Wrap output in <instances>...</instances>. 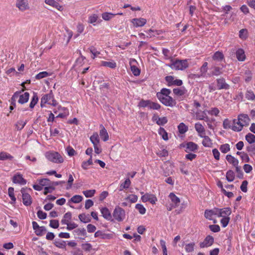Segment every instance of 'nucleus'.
Instances as JSON below:
<instances>
[{"instance_id":"a211bd4d","label":"nucleus","mask_w":255,"mask_h":255,"mask_svg":"<svg viewBox=\"0 0 255 255\" xmlns=\"http://www.w3.org/2000/svg\"><path fill=\"white\" fill-rule=\"evenodd\" d=\"M12 180L15 184H18L23 185L26 183V180L23 178L22 175L20 173L15 174L13 176Z\"/></svg>"},{"instance_id":"bb28decb","label":"nucleus","mask_w":255,"mask_h":255,"mask_svg":"<svg viewBox=\"0 0 255 255\" xmlns=\"http://www.w3.org/2000/svg\"><path fill=\"white\" fill-rule=\"evenodd\" d=\"M58 110H61V113L58 114L56 117L57 118H64L69 115L68 110L66 108L63 107L61 106H58Z\"/></svg>"},{"instance_id":"680f3d73","label":"nucleus","mask_w":255,"mask_h":255,"mask_svg":"<svg viewBox=\"0 0 255 255\" xmlns=\"http://www.w3.org/2000/svg\"><path fill=\"white\" fill-rule=\"evenodd\" d=\"M38 101V98L36 94H34L32 98L31 99V101L30 103L29 107L30 108H33L35 105L37 104V102Z\"/></svg>"},{"instance_id":"a19ab883","label":"nucleus","mask_w":255,"mask_h":255,"mask_svg":"<svg viewBox=\"0 0 255 255\" xmlns=\"http://www.w3.org/2000/svg\"><path fill=\"white\" fill-rule=\"evenodd\" d=\"M117 14H114L111 12H105L102 14V18L108 21L111 19Z\"/></svg>"},{"instance_id":"cd10ccee","label":"nucleus","mask_w":255,"mask_h":255,"mask_svg":"<svg viewBox=\"0 0 255 255\" xmlns=\"http://www.w3.org/2000/svg\"><path fill=\"white\" fill-rule=\"evenodd\" d=\"M200 137L203 138L202 141V144L204 146L207 147H211L212 146V141L209 136H206L205 134L203 135V136Z\"/></svg>"},{"instance_id":"1a4fd4ad","label":"nucleus","mask_w":255,"mask_h":255,"mask_svg":"<svg viewBox=\"0 0 255 255\" xmlns=\"http://www.w3.org/2000/svg\"><path fill=\"white\" fill-rule=\"evenodd\" d=\"M113 216L116 221L122 222L125 218V211L121 207L116 206L113 211Z\"/></svg>"},{"instance_id":"c756f323","label":"nucleus","mask_w":255,"mask_h":255,"mask_svg":"<svg viewBox=\"0 0 255 255\" xmlns=\"http://www.w3.org/2000/svg\"><path fill=\"white\" fill-rule=\"evenodd\" d=\"M196 119L199 120H203L205 122L209 121V119L205 111L202 112H197L196 114Z\"/></svg>"},{"instance_id":"f704fd0d","label":"nucleus","mask_w":255,"mask_h":255,"mask_svg":"<svg viewBox=\"0 0 255 255\" xmlns=\"http://www.w3.org/2000/svg\"><path fill=\"white\" fill-rule=\"evenodd\" d=\"M173 92L175 95L180 96L184 95L187 91L184 87H180L174 89Z\"/></svg>"},{"instance_id":"5701e85b","label":"nucleus","mask_w":255,"mask_h":255,"mask_svg":"<svg viewBox=\"0 0 255 255\" xmlns=\"http://www.w3.org/2000/svg\"><path fill=\"white\" fill-rule=\"evenodd\" d=\"M152 120L159 126L164 125L167 123V119L165 117L160 118L156 115H154L153 116Z\"/></svg>"},{"instance_id":"72a5a7b5","label":"nucleus","mask_w":255,"mask_h":255,"mask_svg":"<svg viewBox=\"0 0 255 255\" xmlns=\"http://www.w3.org/2000/svg\"><path fill=\"white\" fill-rule=\"evenodd\" d=\"M226 158L228 162L233 166H236L239 164L238 160L230 154H228Z\"/></svg>"},{"instance_id":"8fccbe9b","label":"nucleus","mask_w":255,"mask_h":255,"mask_svg":"<svg viewBox=\"0 0 255 255\" xmlns=\"http://www.w3.org/2000/svg\"><path fill=\"white\" fill-rule=\"evenodd\" d=\"M178 129L179 132L180 133L183 134L188 130V127L186 126L184 123H181L178 126Z\"/></svg>"},{"instance_id":"9b49d317","label":"nucleus","mask_w":255,"mask_h":255,"mask_svg":"<svg viewBox=\"0 0 255 255\" xmlns=\"http://www.w3.org/2000/svg\"><path fill=\"white\" fill-rule=\"evenodd\" d=\"M169 198L171 200V203L169 205H167L166 207L168 211H171L173 208H176L179 205L180 200V199L173 193H170Z\"/></svg>"},{"instance_id":"2eb2a0df","label":"nucleus","mask_w":255,"mask_h":255,"mask_svg":"<svg viewBox=\"0 0 255 255\" xmlns=\"http://www.w3.org/2000/svg\"><path fill=\"white\" fill-rule=\"evenodd\" d=\"M214 241V238L210 235H208L205 238L203 242L200 243V247L204 248L210 247L213 245Z\"/></svg>"},{"instance_id":"a878e982","label":"nucleus","mask_w":255,"mask_h":255,"mask_svg":"<svg viewBox=\"0 0 255 255\" xmlns=\"http://www.w3.org/2000/svg\"><path fill=\"white\" fill-rule=\"evenodd\" d=\"M101 65L102 66L115 69L117 67V63L113 60H110L108 61H101Z\"/></svg>"},{"instance_id":"603ef678","label":"nucleus","mask_w":255,"mask_h":255,"mask_svg":"<svg viewBox=\"0 0 255 255\" xmlns=\"http://www.w3.org/2000/svg\"><path fill=\"white\" fill-rule=\"evenodd\" d=\"M130 64L131 65V61L130 62ZM130 69L132 74L134 76H137L140 75V70L136 66L134 65H130Z\"/></svg>"},{"instance_id":"6e6d98bb","label":"nucleus","mask_w":255,"mask_h":255,"mask_svg":"<svg viewBox=\"0 0 255 255\" xmlns=\"http://www.w3.org/2000/svg\"><path fill=\"white\" fill-rule=\"evenodd\" d=\"M223 54L220 51H217L213 56V59L216 61H220L223 58Z\"/></svg>"},{"instance_id":"20e7f679","label":"nucleus","mask_w":255,"mask_h":255,"mask_svg":"<svg viewBox=\"0 0 255 255\" xmlns=\"http://www.w3.org/2000/svg\"><path fill=\"white\" fill-rule=\"evenodd\" d=\"M167 66L175 70H183L187 68L188 66L187 59L179 60L171 59L170 63L167 65Z\"/></svg>"},{"instance_id":"c85d7f7f","label":"nucleus","mask_w":255,"mask_h":255,"mask_svg":"<svg viewBox=\"0 0 255 255\" xmlns=\"http://www.w3.org/2000/svg\"><path fill=\"white\" fill-rule=\"evenodd\" d=\"M236 57L238 60L240 61H244L246 59V55L244 50L240 48L236 51Z\"/></svg>"},{"instance_id":"4be33fe9","label":"nucleus","mask_w":255,"mask_h":255,"mask_svg":"<svg viewBox=\"0 0 255 255\" xmlns=\"http://www.w3.org/2000/svg\"><path fill=\"white\" fill-rule=\"evenodd\" d=\"M131 182L129 178H127L124 181H122L119 186L120 191L128 189L131 185Z\"/></svg>"},{"instance_id":"473e14b6","label":"nucleus","mask_w":255,"mask_h":255,"mask_svg":"<svg viewBox=\"0 0 255 255\" xmlns=\"http://www.w3.org/2000/svg\"><path fill=\"white\" fill-rule=\"evenodd\" d=\"M83 200V198L82 196L79 195H76L73 196L69 201L68 204H70L71 203L78 204L80 203Z\"/></svg>"},{"instance_id":"0e129e2a","label":"nucleus","mask_w":255,"mask_h":255,"mask_svg":"<svg viewBox=\"0 0 255 255\" xmlns=\"http://www.w3.org/2000/svg\"><path fill=\"white\" fill-rule=\"evenodd\" d=\"M81 246L83 250L86 252H90L92 249V245L88 243L82 244Z\"/></svg>"},{"instance_id":"c03bdc74","label":"nucleus","mask_w":255,"mask_h":255,"mask_svg":"<svg viewBox=\"0 0 255 255\" xmlns=\"http://www.w3.org/2000/svg\"><path fill=\"white\" fill-rule=\"evenodd\" d=\"M195 244L194 243H190L185 246V250L187 253H191L194 251Z\"/></svg>"},{"instance_id":"58836bf2","label":"nucleus","mask_w":255,"mask_h":255,"mask_svg":"<svg viewBox=\"0 0 255 255\" xmlns=\"http://www.w3.org/2000/svg\"><path fill=\"white\" fill-rule=\"evenodd\" d=\"M158 134L162 137V139L165 141L168 140V133L163 128H160L158 131Z\"/></svg>"},{"instance_id":"6e6552de","label":"nucleus","mask_w":255,"mask_h":255,"mask_svg":"<svg viewBox=\"0 0 255 255\" xmlns=\"http://www.w3.org/2000/svg\"><path fill=\"white\" fill-rule=\"evenodd\" d=\"M48 104L53 106H56L57 105V101L54 99V96L52 92L49 94L45 95L42 97L41 100V106L42 107L44 106V104Z\"/></svg>"},{"instance_id":"f3484780","label":"nucleus","mask_w":255,"mask_h":255,"mask_svg":"<svg viewBox=\"0 0 255 255\" xmlns=\"http://www.w3.org/2000/svg\"><path fill=\"white\" fill-rule=\"evenodd\" d=\"M44 1L46 4L55 8L60 11H62L64 10L63 6L59 4L55 0H45Z\"/></svg>"},{"instance_id":"13d9d810","label":"nucleus","mask_w":255,"mask_h":255,"mask_svg":"<svg viewBox=\"0 0 255 255\" xmlns=\"http://www.w3.org/2000/svg\"><path fill=\"white\" fill-rule=\"evenodd\" d=\"M96 193V190L94 189L93 190H88L86 191H84L83 192V194L87 198L92 197H93Z\"/></svg>"},{"instance_id":"423d86ee","label":"nucleus","mask_w":255,"mask_h":255,"mask_svg":"<svg viewBox=\"0 0 255 255\" xmlns=\"http://www.w3.org/2000/svg\"><path fill=\"white\" fill-rule=\"evenodd\" d=\"M90 140L93 144L95 152L99 154L102 151V149L100 145V137L98 133L97 132H95L90 136Z\"/></svg>"},{"instance_id":"9d476101","label":"nucleus","mask_w":255,"mask_h":255,"mask_svg":"<svg viewBox=\"0 0 255 255\" xmlns=\"http://www.w3.org/2000/svg\"><path fill=\"white\" fill-rule=\"evenodd\" d=\"M15 6L21 12L28 10L30 6L27 0H16Z\"/></svg>"},{"instance_id":"79ce46f5","label":"nucleus","mask_w":255,"mask_h":255,"mask_svg":"<svg viewBox=\"0 0 255 255\" xmlns=\"http://www.w3.org/2000/svg\"><path fill=\"white\" fill-rule=\"evenodd\" d=\"M99 18V16L97 14H92L88 17V22L95 25V23L96 22Z\"/></svg>"},{"instance_id":"69168bd1","label":"nucleus","mask_w":255,"mask_h":255,"mask_svg":"<svg viewBox=\"0 0 255 255\" xmlns=\"http://www.w3.org/2000/svg\"><path fill=\"white\" fill-rule=\"evenodd\" d=\"M150 101L149 100H141L138 103V106L139 107L145 108L149 107Z\"/></svg>"},{"instance_id":"aec40b11","label":"nucleus","mask_w":255,"mask_h":255,"mask_svg":"<svg viewBox=\"0 0 255 255\" xmlns=\"http://www.w3.org/2000/svg\"><path fill=\"white\" fill-rule=\"evenodd\" d=\"M94 236L96 238L100 237L102 239L110 240L113 238L114 233H105L101 231H98L95 233Z\"/></svg>"},{"instance_id":"052dcab7","label":"nucleus","mask_w":255,"mask_h":255,"mask_svg":"<svg viewBox=\"0 0 255 255\" xmlns=\"http://www.w3.org/2000/svg\"><path fill=\"white\" fill-rule=\"evenodd\" d=\"M135 208L138 210L139 213L142 215H143L146 212V209L144 207L140 204H137L135 205Z\"/></svg>"},{"instance_id":"de8ad7c7","label":"nucleus","mask_w":255,"mask_h":255,"mask_svg":"<svg viewBox=\"0 0 255 255\" xmlns=\"http://www.w3.org/2000/svg\"><path fill=\"white\" fill-rule=\"evenodd\" d=\"M231 149L230 145L228 143L222 144L220 147V151L223 153H226Z\"/></svg>"},{"instance_id":"37998d69","label":"nucleus","mask_w":255,"mask_h":255,"mask_svg":"<svg viewBox=\"0 0 255 255\" xmlns=\"http://www.w3.org/2000/svg\"><path fill=\"white\" fill-rule=\"evenodd\" d=\"M74 234L75 236L84 237L86 235V232L84 228H79L74 230Z\"/></svg>"},{"instance_id":"ddd939ff","label":"nucleus","mask_w":255,"mask_h":255,"mask_svg":"<svg viewBox=\"0 0 255 255\" xmlns=\"http://www.w3.org/2000/svg\"><path fill=\"white\" fill-rule=\"evenodd\" d=\"M130 22L134 27L137 28L144 26L147 22V20L144 18H134L130 20Z\"/></svg>"},{"instance_id":"5fc2aeb1","label":"nucleus","mask_w":255,"mask_h":255,"mask_svg":"<svg viewBox=\"0 0 255 255\" xmlns=\"http://www.w3.org/2000/svg\"><path fill=\"white\" fill-rule=\"evenodd\" d=\"M226 179L229 182L233 181L235 179V173L232 170H229L226 173Z\"/></svg>"},{"instance_id":"e2e57ef3","label":"nucleus","mask_w":255,"mask_h":255,"mask_svg":"<svg viewBox=\"0 0 255 255\" xmlns=\"http://www.w3.org/2000/svg\"><path fill=\"white\" fill-rule=\"evenodd\" d=\"M54 245L60 249H64L66 247V243L63 241H56Z\"/></svg>"},{"instance_id":"b1692460","label":"nucleus","mask_w":255,"mask_h":255,"mask_svg":"<svg viewBox=\"0 0 255 255\" xmlns=\"http://www.w3.org/2000/svg\"><path fill=\"white\" fill-rule=\"evenodd\" d=\"M100 128L101 129L99 132L100 136L104 141H107L109 139V136L107 130L103 125L100 126Z\"/></svg>"},{"instance_id":"393cba45","label":"nucleus","mask_w":255,"mask_h":255,"mask_svg":"<svg viewBox=\"0 0 255 255\" xmlns=\"http://www.w3.org/2000/svg\"><path fill=\"white\" fill-rule=\"evenodd\" d=\"M195 128L199 136H203L205 134V129L204 126L200 123H197L195 125Z\"/></svg>"},{"instance_id":"864d4df0","label":"nucleus","mask_w":255,"mask_h":255,"mask_svg":"<svg viewBox=\"0 0 255 255\" xmlns=\"http://www.w3.org/2000/svg\"><path fill=\"white\" fill-rule=\"evenodd\" d=\"M50 74L48 73L46 71H43L39 73L35 76V79L37 80H40L44 78H46L49 76H50Z\"/></svg>"},{"instance_id":"49530a36","label":"nucleus","mask_w":255,"mask_h":255,"mask_svg":"<svg viewBox=\"0 0 255 255\" xmlns=\"http://www.w3.org/2000/svg\"><path fill=\"white\" fill-rule=\"evenodd\" d=\"M80 220L85 223L89 222L91 220L89 215L81 214L79 215Z\"/></svg>"},{"instance_id":"4d7b16f0","label":"nucleus","mask_w":255,"mask_h":255,"mask_svg":"<svg viewBox=\"0 0 255 255\" xmlns=\"http://www.w3.org/2000/svg\"><path fill=\"white\" fill-rule=\"evenodd\" d=\"M246 139L249 143H253L255 142V135L249 133L246 135Z\"/></svg>"},{"instance_id":"a18cd8bd","label":"nucleus","mask_w":255,"mask_h":255,"mask_svg":"<svg viewBox=\"0 0 255 255\" xmlns=\"http://www.w3.org/2000/svg\"><path fill=\"white\" fill-rule=\"evenodd\" d=\"M8 194L12 201L11 203H14L16 201V198L14 196V188L13 187L8 188Z\"/></svg>"},{"instance_id":"09e8293b","label":"nucleus","mask_w":255,"mask_h":255,"mask_svg":"<svg viewBox=\"0 0 255 255\" xmlns=\"http://www.w3.org/2000/svg\"><path fill=\"white\" fill-rule=\"evenodd\" d=\"M37 182L42 188L50 185V181L46 178L39 179Z\"/></svg>"},{"instance_id":"f257e3e1","label":"nucleus","mask_w":255,"mask_h":255,"mask_svg":"<svg viewBox=\"0 0 255 255\" xmlns=\"http://www.w3.org/2000/svg\"><path fill=\"white\" fill-rule=\"evenodd\" d=\"M250 119L247 114H241L237 119H234L232 123V129L235 131H241L244 127L249 125Z\"/></svg>"},{"instance_id":"7c9ffc66","label":"nucleus","mask_w":255,"mask_h":255,"mask_svg":"<svg viewBox=\"0 0 255 255\" xmlns=\"http://www.w3.org/2000/svg\"><path fill=\"white\" fill-rule=\"evenodd\" d=\"M101 212L103 217L108 220H110L112 218V216L109 210L107 208H102L101 209Z\"/></svg>"},{"instance_id":"ea45409f","label":"nucleus","mask_w":255,"mask_h":255,"mask_svg":"<svg viewBox=\"0 0 255 255\" xmlns=\"http://www.w3.org/2000/svg\"><path fill=\"white\" fill-rule=\"evenodd\" d=\"M13 158L12 156L6 152L2 151L0 152V160H4L6 159L12 160Z\"/></svg>"},{"instance_id":"6ab92c4d","label":"nucleus","mask_w":255,"mask_h":255,"mask_svg":"<svg viewBox=\"0 0 255 255\" xmlns=\"http://www.w3.org/2000/svg\"><path fill=\"white\" fill-rule=\"evenodd\" d=\"M217 88L218 90L229 89L230 86L228 84L224 78H219L216 80Z\"/></svg>"},{"instance_id":"4c0bfd02","label":"nucleus","mask_w":255,"mask_h":255,"mask_svg":"<svg viewBox=\"0 0 255 255\" xmlns=\"http://www.w3.org/2000/svg\"><path fill=\"white\" fill-rule=\"evenodd\" d=\"M239 36L242 40H245L248 37V31L247 29H242L239 31Z\"/></svg>"},{"instance_id":"3c124183","label":"nucleus","mask_w":255,"mask_h":255,"mask_svg":"<svg viewBox=\"0 0 255 255\" xmlns=\"http://www.w3.org/2000/svg\"><path fill=\"white\" fill-rule=\"evenodd\" d=\"M147 33L148 34V36L147 37H152L154 36H156L159 34H160V31L156 30H153L151 29H150L148 30L147 32Z\"/></svg>"},{"instance_id":"f03ea898","label":"nucleus","mask_w":255,"mask_h":255,"mask_svg":"<svg viewBox=\"0 0 255 255\" xmlns=\"http://www.w3.org/2000/svg\"><path fill=\"white\" fill-rule=\"evenodd\" d=\"M171 91L169 89L163 88L156 95L159 100L164 105L168 107H173L176 102L173 98L169 96Z\"/></svg>"},{"instance_id":"f8f14e48","label":"nucleus","mask_w":255,"mask_h":255,"mask_svg":"<svg viewBox=\"0 0 255 255\" xmlns=\"http://www.w3.org/2000/svg\"><path fill=\"white\" fill-rule=\"evenodd\" d=\"M141 194H143L141 197V200L142 202L144 203L149 202L151 204L154 205L155 204L157 201V198L155 195L153 194L149 193L143 194V192H141Z\"/></svg>"},{"instance_id":"0eeeda50","label":"nucleus","mask_w":255,"mask_h":255,"mask_svg":"<svg viewBox=\"0 0 255 255\" xmlns=\"http://www.w3.org/2000/svg\"><path fill=\"white\" fill-rule=\"evenodd\" d=\"M45 156L49 161L54 163H61L64 161L62 156L57 152L48 151L45 153Z\"/></svg>"},{"instance_id":"e433bc0d","label":"nucleus","mask_w":255,"mask_h":255,"mask_svg":"<svg viewBox=\"0 0 255 255\" xmlns=\"http://www.w3.org/2000/svg\"><path fill=\"white\" fill-rule=\"evenodd\" d=\"M71 213L70 212L66 213L64 214L63 218L61 220L62 224L64 225L67 224L69 222H71Z\"/></svg>"},{"instance_id":"774afa93","label":"nucleus","mask_w":255,"mask_h":255,"mask_svg":"<svg viewBox=\"0 0 255 255\" xmlns=\"http://www.w3.org/2000/svg\"><path fill=\"white\" fill-rule=\"evenodd\" d=\"M208 113L209 114L212 116H218L220 113V111L217 108H212L210 110L208 111Z\"/></svg>"},{"instance_id":"412c9836","label":"nucleus","mask_w":255,"mask_h":255,"mask_svg":"<svg viewBox=\"0 0 255 255\" xmlns=\"http://www.w3.org/2000/svg\"><path fill=\"white\" fill-rule=\"evenodd\" d=\"M214 216L217 217V208L212 210H206L205 211V217L206 219L213 220Z\"/></svg>"},{"instance_id":"bf43d9fd","label":"nucleus","mask_w":255,"mask_h":255,"mask_svg":"<svg viewBox=\"0 0 255 255\" xmlns=\"http://www.w3.org/2000/svg\"><path fill=\"white\" fill-rule=\"evenodd\" d=\"M26 124V121L19 120L15 124V127L17 130H21L24 128Z\"/></svg>"},{"instance_id":"c9c22d12","label":"nucleus","mask_w":255,"mask_h":255,"mask_svg":"<svg viewBox=\"0 0 255 255\" xmlns=\"http://www.w3.org/2000/svg\"><path fill=\"white\" fill-rule=\"evenodd\" d=\"M125 200L130 203H134L137 202L138 197L134 194H129L125 198Z\"/></svg>"},{"instance_id":"338daca9","label":"nucleus","mask_w":255,"mask_h":255,"mask_svg":"<svg viewBox=\"0 0 255 255\" xmlns=\"http://www.w3.org/2000/svg\"><path fill=\"white\" fill-rule=\"evenodd\" d=\"M34 232L36 235L41 236L44 232H46V229L44 227L41 226L35 230Z\"/></svg>"},{"instance_id":"39448f33","label":"nucleus","mask_w":255,"mask_h":255,"mask_svg":"<svg viewBox=\"0 0 255 255\" xmlns=\"http://www.w3.org/2000/svg\"><path fill=\"white\" fill-rule=\"evenodd\" d=\"M29 98V94L28 92H16L11 98L12 103L17 101L19 104H23L27 102Z\"/></svg>"},{"instance_id":"4468645a","label":"nucleus","mask_w":255,"mask_h":255,"mask_svg":"<svg viewBox=\"0 0 255 255\" xmlns=\"http://www.w3.org/2000/svg\"><path fill=\"white\" fill-rule=\"evenodd\" d=\"M165 80L168 83V86L176 85L178 86H181L183 84L182 81L180 79L175 78L173 76H168L165 77Z\"/></svg>"},{"instance_id":"7ed1b4c3","label":"nucleus","mask_w":255,"mask_h":255,"mask_svg":"<svg viewBox=\"0 0 255 255\" xmlns=\"http://www.w3.org/2000/svg\"><path fill=\"white\" fill-rule=\"evenodd\" d=\"M232 211L230 208H217V217H221V224L222 226L225 228L228 225L230 220V216Z\"/></svg>"},{"instance_id":"2f4dec72","label":"nucleus","mask_w":255,"mask_h":255,"mask_svg":"<svg viewBox=\"0 0 255 255\" xmlns=\"http://www.w3.org/2000/svg\"><path fill=\"white\" fill-rule=\"evenodd\" d=\"M186 152L194 151L198 149V145L193 142H188L186 143Z\"/></svg>"},{"instance_id":"dca6fc26","label":"nucleus","mask_w":255,"mask_h":255,"mask_svg":"<svg viewBox=\"0 0 255 255\" xmlns=\"http://www.w3.org/2000/svg\"><path fill=\"white\" fill-rule=\"evenodd\" d=\"M22 195V202L25 206H29L32 203V199L30 195L26 192L24 189L21 190Z\"/></svg>"}]
</instances>
